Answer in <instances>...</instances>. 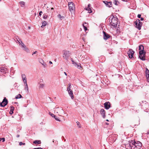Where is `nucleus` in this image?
Masks as SVG:
<instances>
[{
  "label": "nucleus",
  "instance_id": "nucleus-45",
  "mask_svg": "<svg viewBox=\"0 0 149 149\" xmlns=\"http://www.w3.org/2000/svg\"><path fill=\"white\" fill-rule=\"evenodd\" d=\"M141 20L143 21L144 20V18L143 17H141Z\"/></svg>",
  "mask_w": 149,
  "mask_h": 149
},
{
  "label": "nucleus",
  "instance_id": "nucleus-35",
  "mask_svg": "<svg viewBox=\"0 0 149 149\" xmlns=\"http://www.w3.org/2000/svg\"><path fill=\"white\" fill-rule=\"evenodd\" d=\"M2 141L3 142H4L5 141V138H1L0 140V141Z\"/></svg>",
  "mask_w": 149,
  "mask_h": 149
},
{
  "label": "nucleus",
  "instance_id": "nucleus-12",
  "mask_svg": "<svg viewBox=\"0 0 149 149\" xmlns=\"http://www.w3.org/2000/svg\"><path fill=\"white\" fill-rule=\"evenodd\" d=\"M103 2L106 5V6L109 7L112 6V2L111 1L108 2L106 1H104Z\"/></svg>",
  "mask_w": 149,
  "mask_h": 149
},
{
  "label": "nucleus",
  "instance_id": "nucleus-8",
  "mask_svg": "<svg viewBox=\"0 0 149 149\" xmlns=\"http://www.w3.org/2000/svg\"><path fill=\"white\" fill-rule=\"evenodd\" d=\"M134 53V52L132 49H130L127 52V54L129 57L130 58H132L133 57V56Z\"/></svg>",
  "mask_w": 149,
  "mask_h": 149
},
{
  "label": "nucleus",
  "instance_id": "nucleus-36",
  "mask_svg": "<svg viewBox=\"0 0 149 149\" xmlns=\"http://www.w3.org/2000/svg\"><path fill=\"white\" fill-rule=\"evenodd\" d=\"M19 145L20 146H21L22 145H25V143H22V142H20L19 143Z\"/></svg>",
  "mask_w": 149,
  "mask_h": 149
},
{
  "label": "nucleus",
  "instance_id": "nucleus-42",
  "mask_svg": "<svg viewBox=\"0 0 149 149\" xmlns=\"http://www.w3.org/2000/svg\"><path fill=\"white\" fill-rule=\"evenodd\" d=\"M137 17L139 18H140L141 17V15L140 14H138L137 15Z\"/></svg>",
  "mask_w": 149,
  "mask_h": 149
},
{
  "label": "nucleus",
  "instance_id": "nucleus-38",
  "mask_svg": "<svg viewBox=\"0 0 149 149\" xmlns=\"http://www.w3.org/2000/svg\"><path fill=\"white\" fill-rule=\"evenodd\" d=\"M54 118H55V120L57 121H59V119L57 118V116H56L55 117H54Z\"/></svg>",
  "mask_w": 149,
  "mask_h": 149
},
{
  "label": "nucleus",
  "instance_id": "nucleus-53",
  "mask_svg": "<svg viewBox=\"0 0 149 149\" xmlns=\"http://www.w3.org/2000/svg\"><path fill=\"white\" fill-rule=\"evenodd\" d=\"M106 125H109V123H106Z\"/></svg>",
  "mask_w": 149,
  "mask_h": 149
},
{
  "label": "nucleus",
  "instance_id": "nucleus-55",
  "mask_svg": "<svg viewBox=\"0 0 149 149\" xmlns=\"http://www.w3.org/2000/svg\"><path fill=\"white\" fill-rule=\"evenodd\" d=\"M28 28H29V29H30V26H29Z\"/></svg>",
  "mask_w": 149,
  "mask_h": 149
},
{
  "label": "nucleus",
  "instance_id": "nucleus-15",
  "mask_svg": "<svg viewBox=\"0 0 149 149\" xmlns=\"http://www.w3.org/2000/svg\"><path fill=\"white\" fill-rule=\"evenodd\" d=\"M100 113L103 117L104 118L105 117V112L103 109H102L100 110Z\"/></svg>",
  "mask_w": 149,
  "mask_h": 149
},
{
  "label": "nucleus",
  "instance_id": "nucleus-16",
  "mask_svg": "<svg viewBox=\"0 0 149 149\" xmlns=\"http://www.w3.org/2000/svg\"><path fill=\"white\" fill-rule=\"evenodd\" d=\"M39 61L43 66L44 68L46 67V63H44V62L42 59L41 58L39 59Z\"/></svg>",
  "mask_w": 149,
  "mask_h": 149
},
{
  "label": "nucleus",
  "instance_id": "nucleus-14",
  "mask_svg": "<svg viewBox=\"0 0 149 149\" xmlns=\"http://www.w3.org/2000/svg\"><path fill=\"white\" fill-rule=\"evenodd\" d=\"M22 78L24 84L27 83L26 76L24 74L22 75Z\"/></svg>",
  "mask_w": 149,
  "mask_h": 149
},
{
  "label": "nucleus",
  "instance_id": "nucleus-26",
  "mask_svg": "<svg viewBox=\"0 0 149 149\" xmlns=\"http://www.w3.org/2000/svg\"><path fill=\"white\" fill-rule=\"evenodd\" d=\"M19 4L20 6L22 7H23L24 6L25 2L24 1H21L19 3Z\"/></svg>",
  "mask_w": 149,
  "mask_h": 149
},
{
  "label": "nucleus",
  "instance_id": "nucleus-33",
  "mask_svg": "<svg viewBox=\"0 0 149 149\" xmlns=\"http://www.w3.org/2000/svg\"><path fill=\"white\" fill-rule=\"evenodd\" d=\"M75 66H77V67L78 68H80L81 67L77 63H75Z\"/></svg>",
  "mask_w": 149,
  "mask_h": 149
},
{
  "label": "nucleus",
  "instance_id": "nucleus-23",
  "mask_svg": "<svg viewBox=\"0 0 149 149\" xmlns=\"http://www.w3.org/2000/svg\"><path fill=\"white\" fill-rule=\"evenodd\" d=\"M47 22L45 21L43 22L42 23V25L41 26V27L43 28L44 26H45L47 24Z\"/></svg>",
  "mask_w": 149,
  "mask_h": 149
},
{
  "label": "nucleus",
  "instance_id": "nucleus-50",
  "mask_svg": "<svg viewBox=\"0 0 149 149\" xmlns=\"http://www.w3.org/2000/svg\"><path fill=\"white\" fill-rule=\"evenodd\" d=\"M43 81V79H40V82Z\"/></svg>",
  "mask_w": 149,
  "mask_h": 149
},
{
  "label": "nucleus",
  "instance_id": "nucleus-13",
  "mask_svg": "<svg viewBox=\"0 0 149 149\" xmlns=\"http://www.w3.org/2000/svg\"><path fill=\"white\" fill-rule=\"evenodd\" d=\"M146 74L147 80L149 82V70L147 68H146Z\"/></svg>",
  "mask_w": 149,
  "mask_h": 149
},
{
  "label": "nucleus",
  "instance_id": "nucleus-52",
  "mask_svg": "<svg viewBox=\"0 0 149 149\" xmlns=\"http://www.w3.org/2000/svg\"><path fill=\"white\" fill-rule=\"evenodd\" d=\"M64 74H65L66 75H67V73H66V72H64Z\"/></svg>",
  "mask_w": 149,
  "mask_h": 149
},
{
  "label": "nucleus",
  "instance_id": "nucleus-22",
  "mask_svg": "<svg viewBox=\"0 0 149 149\" xmlns=\"http://www.w3.org/2000/svg\"><path fill=\"white\" fill-rule=\"evenodd\" d=\"M33 143L35 144H40L41 143V142L40 140H35L33 142Z\"/></svg>",
  "mask_w": 149,
  "mask_h": 149
},
{
  "label": "nucleus",
  "instance_id": "nucleus-30",
  "mask_svg": "<svg viewBox=\"0 0 149 149\" xmlns=\"http://www.w3.org/2000/svg\"><path fill=\"white\" fill-rule=\"evenodd\" d=\"M113 3L116 5H118L119 4V2L117 0H115L113 2Z\"/></svg>",
  "mask_w": 149,
  "mask_h": 149
},
{
  "label": "nucleus",
  "instance_id": "nucleus-28",
  "mask_svg": "<svg viewBox=\"0 0 149 149\" xmlns=\"http://www.w3.org/2000/svg\"><path fill=\"white\" fill-rule=\"evenodd\" d=\"M10 112H11V113L12 114L13 113V111L14 110V108L12 106H11L10 107Z\"/></svg>",
  "mask_w": 149,
  "mask_h": 149
},
{
  "label": "nucleus",
  "instance_id": "nucleus-19",
  "mask_svg": "<svg viewBox=\"0 0 149 149\" xmlns=\"http://www.w3.org/2000/svg\"><path fill=\"white\" fill-rule=\"evenodd\" d=\"M103 37H110V36L104 31H103Z\"/></svg>",
  "mask_w": 149,
  "mask_h": 149
},
{
  "label": "nucleus",
  "instance_id": "nucleus-43",
  "mask_svg": "<svg viewBox=\"0 0 149 149\" xmlns=\"http://www.w3.org/2000/svg\"><path fill=\"white\" fill-rule=\"evenodd\" d=\"M37 52V51H35L34 52H33L32 54L33 55L34 54H36Z\"/></svg>",
  "mask_w": 149,
  "mask_h": 149
},
{
  "label": "nucleus",
  "instance_id": "nucleus-3",
  "mask_svg": "<svg viewBox=\"0 0 149 149\" xmlns=\"http://www.w3.org/2000/svg\"><path fill=\"white\" fill-rule=\"evenodd\" d=\"M109 22L112 26L114 27H116L117 25L118 22L117 19L113 16L111 19H109Z\"/></svg>",
  "mask_w": 149,
  "mask_h": 149
},
{
  "label": "nucleus",
  "instance_id": "nucleus-2",
  "mask_svg": "<svg viewBox=\"0 0 149 149\" xmlns=\"http://www.w3.org/2000/svg\"><path fill=\"white\" fill-rule=\"evenodd\" d=\"M18 38V39H17V42L16 41V42L17 43H19L21 45V47L27 53H29L30 52L29 49L26 47L22 40L19 39L20 38Z\"/></svg>",
  "mask_w": 149,
  "mask_h": 149
},
{
  "label": "nucleus",
  "instance_id": "nucleus-18",
  "mask_svg": "<svg viewBox=\"0 0 149 149\" xmlns=\"http://www.w3.org/2000/svg\"><path fill=\"white\" fill-rule=\"evenodd\" d=\"M69 94L70 96L71 97L72 99H73L74 98V96L73 95V92L72 90L68 91Z\"/></svg>",
  "mask_w": 149,
  "mask_h": 149
},
{
  "label": "nucleus",
  "instance_id": "nucleus-57",
  "mask_svg": "<svg viewBox=\"0 0 149 149\" xmlns=\"http://www.w3.org/2000/svg\"><path fill=\"white\" fill-rule=\"evenodd\" d=\"M84 38H83V40H84Z\"/></svg>",
  "mask_w": 149,
  "mask_h": 149
},
{
  "label": "nucleus",
  "instance_id": "nucleus-51",
  "mask_svg": "<svg viewBox=\"0 0 149 149\" xmlns=\"http://www.w3.org/2000/svg\"><path fill=\"white\" fill-rule=\"evenodd\" d=\"M19 135H17V137H19Z\"/></svg>",
  "mask_w": 149,
  "mask_h": 149
},
{
  "label": "nucleus",
  "instance_id": "nucleus-4",
  "mask_svg": "<svg viewBox=\"0 0 149 149\" xmlns=\"http://www.w3.org/2000/svg\"><path fill=\"white\" fill-rule=\"evenodd\" d=\"M69 9L71 13H74L75 10V7L73 3L70 2L68 3Z\"/></svg>",
  "mask_w": 149,
  "mask_h": 149
},
{
  "label": "nucleus",
  "instance_id": "nucleus-37",
  "mask_svg": "<svg viewBox=\"0 0 149 149\" xmlns=\"http://www.w3.org/2000/svg\"><path fill=\"white\" fill-rule=\"evenodd\" d=\"M77 125L79 127H80V123L79 122H77Z\"/></svg>",
  "mask_w": 149,
  "mask_h": 149
},
{
  "label": "nucleus",
  "instance_id": "nucleus-17",
  "mask_svg": "<svg viewBox=\"0 0 149 149\" xmlns=\"http://www.w3.org/2000/svg\"><path fill=\"white\" fill-rule=\"evenodd\" d=\"M7 70V69L4 67H2L0 68V71L4 73H5L6 72Z\"/></svg>",
  "mask_w": 149,
  "mask_h": 149
},
{
  "label": "nucleus",
  "instance_id": "nucleus-46",
  "mask_svg": "<svg viewBox=\"0 0 149 149\" xmlns=\"http://www.w3.org/2000/svg\"><path fill=\"white\" fill-rule=\"evenodd\" d=\"M117 32H119V33L120 32V30L118 29H117Z\"/></svg>",
  "mask_w": 149,
  "mask_h": 149
},
{
  "label": "nucleus",
  "instance_id": "nucleus-27",
  "mask_svg": "<svg viewBox=\"0 0 149 149\" xmlns=\"http://www.w3.org/2000/svg\"><path fill=\"white\" fill-rule=\"evenodd\" d=\"M68 86L67 88L68 91L72 90L71 88V85L70 83H69L68 85Z\"/></svg>",
  "mask_w": 149,
  "mask_h": 149
},
{
  "label": "nucleus",
  "instance_id": "nucleus-39",
  "mask_svg": "<svg viewBox=\"0 0 149 149\" xmlns=\"http://www.w3.org/2000/svg\"><path fill=\"white\" fill-rule=\"evenodd\" d=\"M71 60L72 61V63L73 64H74V65L75 62L74 61H73V59L72 58H71Z\"/></svg>",
  "mask_w": 149,
  "mask_h": 149
},
{
  "label": "nucleus",
  "instance_id": "nucleus-49",
  "mask_svg": "<svg viewBox=\"0 0 149 149\" xmlns=\"http://www.w3.org/2000/svg\"><path fill=\"white\" fill-rule=\"evenodd\" d=\"M123 0V1H126V2H127V0Z\"/></svg>",
  "mask_w": 149,
  "mask_h": 149
},
{
  "label": "nucleus",
  "instance_id": "nucleus-54",
  "mask_svg": "<svg viewBox=\"0 0 149 149\" xmlns=\"http://www.w3.org/2000/svg\"><path fill=\"white\" fill-rule=\"evenodd\" d=\"M51 9H52V10H53V9H54V8H51Z\"/></svg>",
  "mask_w": 149,
  "mask_h": 149
},
{
  "label": "nucleus",
  "instance_id": "nucleus-11",
  "mask_svg": "<svg viewBox=\"0 0 149 149\" xmlns=\"http://www.w3.org/2000/svg\"><path fill=\"white\" fill-rule=\"evenodd\" d=\"M54 111H55L57 113H64L63 111V110L62 109H59L58 108H56L54 109Z\"/></svg>",
  "mask_w": 149,
  "mask_h": 149
},
{
  "label": "nucleus",
  "instance_id": "nucleus-25",
  "mask_svg": "<svg viewBox=\"0 0 149 149\" xmlns=\"http://www.w3.org/2000/svg\"><path fill=\"white\" fill-rule=\"evenodd\" d=\"M22 97V95L20 94H19L15 96V98L16 99H19Z\"/></svg>",
  "mask_w": 149,
  "mask_h": 149
},
{
  "label": "nucleus",
  "instance_id": "nucleus-41",
  "mask_svg": "<svg viewBox=\"0 0 149 149\" xmlns=\"http://www.w3.org/2000/svg\"><path fill=\"white\" fill-rule=\"evenodd\" d=\"M51 116L52 117H56V116H55V115H54V114H51Z\"/></svg>",
  "mask_w": 149,
  "mask_h": 149
},
{
  "label": "nucleus",
  "instance_id": "nucleus-40",
  "mask_svg": "<svg viewBox=\"0 0 149 149\" xmlns=\"http://www.w3.org/2000/svg\"><path fill=\"white\" fill-rule=\"evenodd\" d=\"M42 11H41L39 13V16H41L42 15Z\"/></svg>",
  "mask_w": 149,
  "mask_h": 149
},
{
  "label": "nucleus",
  "instance_id": "nucleus-34",
  "mask_svg": "<svg viewBox=\"0 0 149 149\" xmlns=\"http://www.w3.org/2000/svg\"><path fill=\"white\" fill-rule=\"evenodd\" d=\"M83 26L84 27V30H85V31H86V30H87V28L86 26V25L85 26L84 24H83Z\"/></svg>",
  "mask_w": 149,
  "mask_h": 149
},
{
  "label": "nucleus",
  "instance_id": "nucleus-47",
  "mask_svg": "<svg viewBox=\"0 0 149 149\" xmlns=\"http://www.w3.org/2000/svg\"><path fill=\"white\" fill-rule=\"evenodd\" d=\"M109 38H104V40H107Z\"/></svg>",
  "mask_w": 149,
  "mask_h": 149
},
{
  "label": "nucleus",
  "instance_id": "nucleus-1",
  "mask_svg": "<svg viewBox=\"0 0 149 149\" xmlns=\"http://www.w3.org/2000/svg\"><path fill=\"white\" fill-rule=\"evenodd\" d=\"M129 142V143L126 145V147L128 149H140L141 147L142 144L139 141L136 142L134 141L131 140Z\"/></svg>",
  "mask_w": 149,
  "mask_h": 149
},
{
  "label": "nucleus",
  "instance_id": "nucleus-5",
  "mask_svg": "<svg viewBox=\"0 0 149 149\" xmlns=\"http://www.w3.org/2000/svg\"><path fill=\"white\" fill-rule=\"evenodd\" d=\"M135 24L136 25V27L139 30L141 29V27L142 25V23L141 22L139 19H137L135 22Z\"/></svg>",
  "mask_w": 149,
  "mask_h": 149
},
{
  "label": "nucleus",
  "instance_id": "nucleus-10",
  "mask_svg": "<svg viewBox=\"0 0 149 149\" xmlns=\"http://www.w3.org/2000/svg\"><path fill=\"white\" fill-rule=\"evenodd\" d=\"M105 108L108 109L110 107V104L109 102H106L104 104Z\"/></svg>",
  "mask_w": 149,
  "mask_h": 149
},
{
  "label": "nucleus",
  "instance_id": "nucleus-29",
  "mask_svg": "<svg viewBox=\"0 0 149 149\" xmlns=\"http://www.w3.org/2000/svg\"><path fill=\"white\" fill-rule=\"evenodd\" d=\"M24 84L25 85V88H24V89L25 90L26 89L27 90V91L28 92L29 89H28V85H27V84L26 83V84Z\"/></svg>",
  "mask_w": 149,
  "mask_h": 149
},
{
  "label": "nucleus",
  "instance_id": "nucleus-9",
  "mask_svg": "<svg viewBox=\"0 0 149 149\" xmlns=\"http://www.w3.org/2000/svg\"><path fill=\"white\" fill-rule=\"evenodd\" d=\"M8 101L6 99V97H5L2 102L0 103V106L1 107H4L6 106L8 104Z\"/></svg>",
  "mask_w": 149,
  "mask_h": 149
},
{
  "label": "nucleus",
  "instance_id": "nucleus-7",
  "mask_svg": "<svg viewBox=\"0 0 149 149\" xmlns=\"http://www.w3.org/2000/svg\"><path fill=\"white\" fill-rule=\"evenodd\" d=\"M139 57L140 59L143 61L145 60L146 52L144 51H139Z\"/></svg>",
  "mask_w": 149,
  "mask_h": 149
},
{
  "label": "nucleus",
  "instance_id": "nucleus-44",
  "mask_svg": "<svg viewBox=\"0 0 149 149\" xmlns=\"http://www.w3.org/2000/svg\"><path fill=\"white\" fill-rule=\"evenodd\" d=\"M90 4H89L88 5V7L87 8H91V7H90Z\"/></svg>",
  "mask_w": 149,
  "mask_h": 149
},
{
  "label": "nucleus",
  "instance_id": "nucleus-48",
  "mask_svg": "<svg viewBox=\"0 0 149 149\" xmlns=\"http://www.w3.org/2000/svg\"><path fill=\"white\" fill-rule=\"evenodd\" d=\"M49 63H50V64H52V62H51V61H49Z\"/></svg>",
  "mask_w": 149,
  "mask_h": 149
},
{
  "label": "nucleus",
  "instance_id": "nucleus-31",
  "mask_svg": "<svg viewBox=\"0 0 149 149\" xmlns=\"http://www.w3.org/2000/svg\"><path fill=\"white\" fill-rule=\"evenodd\" d=\"M44 84H40L39 87L40 88H43L44 87Z\"/></svg>",
  "mask_w": 149,
  "mask_h": 149
},
{
  "label": "nucleus",
  "instance_id": "nucleus-24",
  "mask_svg": "<svg viewBox=\"0 0 149 149\" xmlns=\"http://www.w3.org/2000/svg\"><path fill=\"white\" fill-rule=\"evenodd\" d=\"M86 10L88 11V13H91L92 11L91 9V8H85Z\"/></svg>",
  "mask_w": 149,
  "mask_h": 149
},
{
  "label": "nucleus",
  "instance_id": "nucleus-6",
  "mask_svg": "<svg viewBox=\"0 0 149 149\" xmlns=\"http://www.w3.org/2000/svg\"><path fill=\"white\" fill-rule=\"evenodd\" d=\"M71 53L69 51L64 50L63 52V57L66 60H67L68 57L70 56Z\"/></svg>",
  "mask_w": 149,
  "mask_h": 149
},
{
  "label": "nucleus",
  "instance_id": "nucleus-56",
  "mask_svg": "<svg viewBox=\"0 0 149 149\" xmlns=\"http://www.w3.org/2000/svg\"><path fill=\"white\" fill-rule=\"evenodd\" d=\"M107 121H109V120L108 119L106 120Z\"/></svg>",
  "mask_w": 149,
  "mask_h": 149
},
{
  "label": "nucleus",
  "instance_id": "nucleus-20",
  "mask_svg": "<svg viewBox=\"0 0 149 149\" xmlns=\"http://www.w3.org/2000/svg\"><path fill=\"white\" fill-rule=\"evenodd\" d=\"M57 16L58 18L61 20H62L65 18L63 16H62L60 14H58Z\"/></svg>",
  "mask_w": 149,
  "mask_h": 149
},
{
  "label": "nucleus",
  "instance_id": "nucleus-32",
  "mask_svg": "<svg viewBox=\"0 0 149 149\" xmlns=\"http://www.w3.org/2000/svg\"><path fill=\"white\" fill-rule=\"evenodd\" d=\"M48 17V16L46 15L45 14H44L43 15V18L44 19H47Z\"/></svg>",
  "mask_w": 149,
  "mask_h": 149
},
{
  "label": "nucleus",
  "instance_id": "nucleus-21",
  "mask_svg": "<svg viewBox=\"0 0 149 149\" xmlns=\"http://www.w3.org/2000/svg\"><path fill=\"white\" fill-rule=\"evenodd\" d=\"M139 49L140 51H144V47L143 45H141L139 47Z\"/></svg>",
  "mask_w": 149,
  "mask_h": 149
}]
</instances>
